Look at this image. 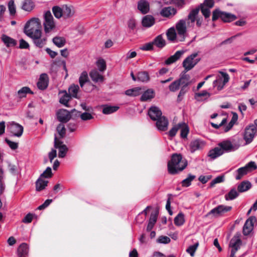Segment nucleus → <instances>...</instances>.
<instances>
[{"mask_svg":"<svg viewBox=\"0 0 257 257\" xmlns=\"http://www.w3.org/2000/svg\"><path fill=\"white\" fill-rule=\"evenodd\" d=\"M187 165V161L180 154H173L168 163V172L172 175L178 174L184 170Z\"/></svg>","mask_w":257,"mask_h":257,"instance_id":"obj_1","label":"nucleus"},{"mask_svg":"<svg viewBox=\"0 0 257 257\" xmlns=\"http://www.w3.org/2000/svg\"><path fill=\"white\" fill-rule=\"evenodd\" d=\"M24 33L30 38L42 34V26L39 19L33 17L30 20L25 26Z\"/></svg>","mask_w":257,"mask_h":257,"instance_id":"obj_2","label":"nucleus"},{"mask_svg":"<svg viewBox=\"0 0 257 257\" xmlns=\"http://www.w3.org/2000/svg\"><path fill=\"white\" fill-rule=\"evenodd\" d=\"M194 18H196V17H188L185 20H180L176 24V29L180 41H184L185 40L187 28L193 27L194 26Z\"/></svg>","mask_w":257,"mask_h":257,"instance_id":"obj_3","label":"nucleus"},{"mask_svg":"<svg viewBox=\"0 0 257 257\" xmlns=\"http://www.w3.org/2000/svg\"><path fill=\"white\" fill-rule=\"evenodd\" d=\"M214 6V0H204L203 3L195 9H192L188 16H196L201 11L203 16H210V9Z\"/></svg>","mask_w":257,"mask_h":257,"instance_id":"obj_4","label":"nucleus"},{"mask_svg":"<svg viewBox=\"0 0 257 257\" xmlns=\"http://www.w3.org/2000/svg\"><path fill=\"white\" fill-rule=\"evenodd\" d=\"M52 10L54 16H72L75 14L74 8L67 5H63L62 8L54 6Z\"/></svg>","mask_w":257,"mask_h":257,"instance_id":"obj_5","label":"nucleus"},{"mask_svg":"<svg viewBox=\"0 0 257 257\" xmlns=\"http://www.w3.org/2000/svg\"><path fill=\"white\" fill-rule=\"evenodd\" d=\"M197 53H194L186 57L182 63L184 68L185 73L193 69L195 66L200 61V58H197Z\"/></svg>","mask_w":257,"mask_h":257,"instance_id":"obj_6","label":"nucleus"},{"mask_svg":"<svg viewBox=\"0 0 257 257\" xmlns=\"http://www.w3.org/2000/svg\"><path fill=\"white\" fill-rule=\"evenodd\" d=\"M257 134V126L255 124L247 125L244 130L243 139L245 141V144H250Z\"/></svg>","mask_w":257,"mask_h":257,"instance_id":"obj_7","label":"nucleus"},{"mask_svg":"<svg viewBox=\"0 0 257 257\" xmlns=\"http://www.w3.org/2000/svg\"><path fill=\"white\" fill-rule=\"evenodd\" d=\"M218 146L222 150L223 154L235 151L239 147V145L233 143L228 140L221 142L218 144Z\"/></svg>","mask_w":257,"mask_h":257,"instance_id":"obj_8","label":"nucleus"},{"mask_svg":"<svg viewBox=\"0 0 257 257\" xmlns=\"http://www.w3.org/2000/svg\"><path fill=\"white\" fill-rule=\"evenodd\" d=\"M8 129L13 136L20 137L22 135L23 127L14 121L9 122L7 126Z\"/></svg>","mask_w":257,"mask_h":257,"instance_id":"obj_9","label":"nucleus"},{"mask_svg":"<svg viewBox=\"0 0 257 257\" xmlns=\"http://www.w3.org/2000/svg\"><path fill=\"white\" fill-rule=\"evenodd\" d=\"M220 73L221 74L223 81L222 80V78H218L213 81V86L214 87H216L217 90H221L224 86L225 84L229 81V76L228 74L226 73L223 72H220Z\"/></svg>","mask_w":257,"mask_h":257,"instance_id":"obj_10","label":"nucleus"},{"mask_svg":"<svg viewBox=\"0 0 257 257\" xmlns=\"http://www.w3.org/2000/svg\"><path fill=\"white\" fill-rule=\"evenodd\" d=\"M231 209V206L220 205L211 210L208 214H213L215 216L222 215L225 213L230 211Z\"/></svg>","mask_w":257,"mask_h":257,"instance_id":"obj_11","label":"nucleus"},{"mask_svg":"<svg viewBox=\"0 0 257 257\" xmlns=\"http://www.w3.org/2000/svg\"><path fill=\"white\" fill-rule=\"evenodd\" d=\"M54 146L56 148L59 149L58 157L59 158H64L68 151V148L65 145L63 144V142L58 140L57 137H55Z\"/></svg>","mask_w":257,"mask_h":257,"instance_id":"obj_12","label":"nucleus"},{"mask_svg":"<svg viewBox=\"0 0 257 257\" xmlns=\"http://www.w3.org/2000/svg\"><path fill=\"white\" fill-rule=\"evenodd\" d=\"M154 121H156V125L159 131L164 132L167 130L169 122L168 119L165 116L162 115L160 117H158V119L157 118Z\"/></svg>","mask_w":257,"mask_h":257,"instance_id":"obj_13","label":"nucleus"},{"mask_svg":"<svg viewBox=\"0 0 257 257\" xmlns=\"http://www.w3.org/2000/svg\"><path fill=\"white\" fill-rule=\"evenodd\" d=\"M256 218L254 216H251L245 221L243 227L242 232L244 235H248L253 229V222L255 221Z\"/></svg>","mask_w":257,"mask_h":257,"instance_id":"obj_14","label":"nucleus"},{"mask_svg":"<svg viewBox=\"0 0 257 257\" xmlns=\"http://www.w3.org/2000/svg\"><path fill=\"white\" fill-rule=\"evenodd\" d=\"M176 30L174 27H171L166 31V36L169 41L173 43H178L180 42L179 39V36H177Z\"/></svg>","mask_w":257,"mask_h":257,"instance_id":"obj_15","label":"nucleus"},{"mask_svg":"<svg viewBox=\"0 0 257 257\" xmlns=\"http://www.w3.org/2000/svg\"><path fill=\"white\" fill-rule=\"evenodd\" d=\"M57 115L58 120L63 123L67 122L71 118L69 112L64 109L59 110Z\"/></svg>","mask_w":257,"mask_h":257,"instance_id":"obj_16","label":"nucleus"},{"mask_svg":"<svg viewBox=\"0 0 257 257\" xmlns=\"http://www.w3.org/2000/svg\"><path fill=\"white\" fill-rule=\"evenodd\" d=\"M205 146V143L199 139L192 141L190 144V149L192 153L195 151L203 149Z\"/></svg>","mask_w":257,"mask_h":257,"instance_id":"obj_17","label":"nucleus"},{"mask_svg":"<svg viewBox=\"0 0 257 257\" xmlns=\"http://www.w3.org/2000/svg\"><path fill=\"white\" fill-rule=\"evenodd\" d=\"M44 30L46 33L50 32L55 27V24L53 20V17H44Z\"/></svg>","mask_w":257,"mask_h":257,"instance_id":"obj_18","label":"nucleus"},{"mask_svg":"<svg viewBox=\"0 0 257 257\" xmlns=\"http://www.w3.org/2000/svg\"><path fill=\"white\" fill-rule=\"evenodd\" d=\"M148 115L153 120H156L162 115L161 110L156 106H152L148 110Z\"/></svg>","mask_w":257,"mask_h":257,"instance_id":"obj_19","label":"nucleus"},{"mask_svg":"<svg viewBox=\"0 0 257 257\" xmlns=\"http://www.w3.org/2000/svg\"><path fill=\"white\" fill-rule=\"evenodd\" d=\"M48 85V75L43 73L40 75L38 82H37V87L41 90L45 89Z\"/></svg>","mask_w":257,"mask_h":257,"instance_id":"obj_20","label":"nucleus"},{"mask_svg":"<svg viewBox=\"0 0 257 257\" xmlns=\"http://www.w3.org/2000/svg\"><path fill=\"white\" fill-rule=\"evenodd\" d=\"M41 36L42 34H40L37 36H35L31 38L36 46L39 48L43 47L46 45L47 42V38L45 37L42 38Z\"/></svg>","mask_w":257,"mask_h":257,"instance_id":"obj_21","label":"nucleus"},{"mask_svg":"<svg viewBox=\"0 0 257 257\" xmlns=\"http://www.w3.org/2000/svg\"><path fill=\"white\" fill-rule=\"evenodd\" d=\"M184 53V51L183 50L177 51L173 55L171 56L166 60L165 64L166 65H170L176 62L182 57Z\"/></svg>","mask_w":257,"mask_h":257,"instance_id":"obj_22","label":"nucleus"},{"mask_svg":"<svg viewBox=\"0 0 257 257\" xmlns=\"http://www.w3.org/2000/svg\"><path fill=\"white\" fill-rule=\"evenodd\" d=\"M154 46L162 49L164 48L166 44L165 40L163 38L162 34L157 36L152 41Z\"/></svg>","mask_w":257,"mask_h":257,"instance_id":"obj_23","label":"nucleus"},{"mask_svg":"<svg viewBox=\"0 0 257 257\" xmlns=\"http://www.w3.org/2000/svg\"><path fill=\"white\" fill-rule=\"evenodd\" d=\"M223 152L220 148L218 146L214 149L209 151L208 156L212 159H215L223 155Z\"/></svg>","mask_w":257,"mask_h":257,"instance_id":"obj_24","label":"nucleus"},{"mask_svg":"<svg viewBox=\"0 0 257 257\" xmlns=\"http://www.w3.org/2000/svg\"><path fill=\"white\" fill-rule=\"evenodd\" d=\"M2 41L7 47H14L17 45V41L6 35L3 34L1 37Z\"/></svg>","mask_w":257,"mask_h":257,"instance_id":"obj_25","label":"nucleus"},{"mask_svg":"<svg viewBox=\"0 0 257 257\" xmlns=\"http://www.w3.org/2000/svg\"><path fill=\"white\" fill-rule=\"evenodd\" d=\"M155 97V91L152 89H148L145 91L141 97L142 101L150 100Z\"/></svg>","mask_w":257,"mask_h":257,"instance_id":"obj_26","label":"nucleus"},{"mask_svg":"<svg viewBox=\"0 0 257 257\" xmlns=\"http://www.w3.org/2000/svg\"><path fill=\"white\" fill-rule=\"evenodd\" d=\"M241 244V240L238 237H233L230 242L229 246L232 247L231 250H235L236 251L240 248Z\"/></svg>","mask_w":257,"mask_h":257,"instance_id":"obj_27","label":"nucleus"},{"mask_svg":"<svg viewBox=\"0 0 257 257\" xmlns=\"http://www.w3.org/2000/svg\"><path fill=\"white\" fill-rule=\"evenodd\" d=\"M29 251L28 246L27 243H23L18 248V254L19 257H26Z\"/></svg>","mask_w":257,"mask_h":257,"instance_id":"obj_28","label":"nucleus"},{"mask_svg":"<svg viewBox=\"0 0 257 257\" xmlns=\"http://www.w3.org/2000/svg\"><path fill=\"white\" fill-rule=\"evenodd\" d=\"M60 94L63 95L60 97L59 102L66 106H68V103L71 96L65 90L61 91Z\"/></svg>","mask_w":257,"mask_h":257,"instance_id":"obj_29","label":"nucleus"},{"mask_svg":"<svg viewBox=\"0 0 257 257\" xmlns=\"http://www.w3.org/2000/svg\"><path fill=\"white\" fill-rule=\"evenodd\" d=\"M210 17H196L194 18V25L199 27L206 26L208 24V21L210 20Z\"/></svg>","mask_w":257,"mask_h":257,"instance_id":"obj_30","label":"nucleus"},{"mask_svg":"<svg viewBox=\"0 0 257 257\" xmlns=\"http://www.w3.org/2000/svg\"><path fill=\"white\" fill-rule=\"evenodd\" d=\"M138 9L144 14H147L149 10V3L144 0H141L138 3Z\"/></svg>","mask_w":257,"mask_h":257,"instance_id":"obj_31","label":"nucleus"},{"mask_svg":"<svg viewBox=\"0 0 257 257\" xmlns=\"http://www.w3.org/2000/svg\"><path fill=\"white\" fill-rule=\"evenodd\" d=\"M238 191L235 188H232L228 193L224 196L225 199L226 201L232 200L237 198L238 195Z\"/></svg>","mask_w":257,"mask_h":257,"instance_id":"obj_32","label":"nucleus"},{"mask_svg":"<svg viewBox=\"0 0 257 257\" xmlns=\"http://www.w3.org/2000/svg\"><path fill=\"white\" fill-rule=\"evenodd\" d=\"M35 7V4L31 0H25L22 3L21 8L22 10L27 11L31 12Z\"/></svg>","mask_w":257,"mask_h":257,"instance_id":"obj_33","label":"nucleus"},{"mask_svg":"<svg viewBox=\"0 0 257 257\" xmlns=\"http://www.w3.org/2000/svg\"><path fill=\"white\" fill-rule=\"evenodd\" d=\"M176 12L177 11L174 8L168 7L163 8L160 14L162 16H170L171 15H175Z\"/></svg>","mask_w":257,"mask_h":257,"instance_id":"obj_34","label":"nucleus"},{"mask_svg":"<svg viewBox=\"0 0 257 257\" xmlns=\"http://www.w3.org/2000/svg\"><path fill=\"white\" fill-rule=\"evenodd\" d=\"M89 74L92 80L95 82H102L103 80V77L96 70H92Z\"/></svg>","mask_w":257,"mask_h":257,"instance_id":"obj_35","label":"nucleus"},{"mask_svg":"<svg viewBox=\"0 0 257 257\" xmlns=\"http://www.w3.org/2000/svg\"><path fill=\"white\" fill-rule=\"evenodd\" d=\"M251 187V184L249 181H243L237 186V191L242 193L248 190Z\"/></svg>","mask_w":257,"mask_h":257,"instance_id":"obj_36","label":"nucleus"},{"mask_svg":"<svg viewBox=\"0 0 257 257\" xmlns=\"http://www.w3.org/2000/svg\"><path fill=\"white\" fill-rule=\"evenodd\" d=\"M48 183V181L44 180L42 178L40 177L36 182V190L40 191L44 189L46 186H47Z\"/></svg>","mask_w":257,"mask_h":257,"instance_id":"obj_37","label":"nucleus"},{"mask_svg":"<svg viewBox=\"0 0 257 257\" xmlns=\"http://www.w3.org/2000/svg\"><path fill=\"white\" fill-rule=\"evenodd\" d=\"M155 22L154 17H143L142 20V25L146 28L151 27L155 24Z\"/></svg>","mask_w":257,"mask_h":257,"instance_id":"obj_38","label":"nucleus"},{"mask_svg":"<svg viewBox=\"0 0 257 257\" xmlns=\"http://www.w3.org/2000/svg\"><path fill=\"white\" fill-rule=\"evenodd\" d=\"M52 41L53 43L58 48L63 47L66 43L65 38L62 37H55Z\"/></svg>","mask_w":257,"mask_h":257,"instance_id":"obj_39","label":"nucleus"},{"mask_svg":"<svg viewBox=\"0 0 257 257\" xmlns=\"http://www.w3.org/2000/svg\"><path fill=\"white\" fill-rule=\"evenodd\" d=\"M149 73L146 71L139 72L137 74V80L138 81L147 82L149 81Z\"/></svg>","mask_w":257,"mask_h":257,"instance_id":"obj_40","label":"nucleus"},{"mask_svg":"<svg viewBox=\"0 0 257 257\" xmlns=\"http://www.w3.org/2000/svg\"><path fill=\"white\" fill-rule=\"evenodd\" d=\"M30 93L33 94L29 87L25 86L22 87L18 91V97L20 98L26 97L27 94Z\"/></svg>","mask_w":257,"mask_h":257,"instance_id":"obj_41","label":"nucleus"},{"mask_svg":"<svg viewBox=\"0 0 257 257\" xmlns=\"http://www.w3.org/2000/svg\"><path fill=\"white\" fill-rule=\"evenodd\" d=\"M142 93L140 87H135L128 89L125 91V94L128 96H136Z\"/></svg>","mask_w":257,"mask_h":257,"instance_id":"obj_42","label":"nucleus"},{"mask_svg":"<svg viewBox=\"0 0 257 257\" xmlns=\"http://www.w3.org/2000/svg\"><path fill=\"white\" fill-rule=\"evenodd\" d=\"M79 90V87L78 85H72L68 89L69 94L73 97L77 98V93Z\"/></svg>","mask_w":257,"mask_h":257,"instance_id":"obj_43","label":"nucleus"},{"mask_svg":"<svg viewBox=\"0 0 257 257\" xmlns=\"http://www.w3.org/2000/svg\"><path fill=\"white\" fill-rule=\"evenodd\" d=\"M185 222L184 215L180 212L174 218V224L177 226H181Z\"/></svg>","mask_w":257,"mask_h":257,"instance_id":"obj_44","label":"nucleus"},{"mask_svg":"<svg viewBox=\"0 0 257 257\" xmlns=\"http://www.w3.org/2000/svg\"><path fill=\"white\" fill-rule=\"evenodd\" d=\"M248 173V171L244 167H241L236 171L235 179L236 180H240L243 176L246 175Z\"/></svg>","mask_w":257,"mask_h":257,"instance_id":"obj_45","label":"nucleus"},{"mask_svg":"<svg viewBox=\"0 0 257 257\" xmlns=\"http://www.w3.org/2000/svg\"><path fill=\"white\" fill-rule=\"evenodd\" d=\"M181 125L180 130H181V137L182 138H186L189 133V127L185 123H179Z\"/></svg>","mask_w":257,"mask_h":257,"instance_id":"obj_46","label":"nucleus"},{"mask_svg":"<svg viewBox=\"0 0 257 257\" xmlns=\"http://www.w3.org/2000/svg\"><path fill=\"white\" fill-rule=\"evenodd\" d=\"M181 84L182 83L180 82V80L177 79L169 85V90L172 92H175L179 89Z\"/></svg>","mask_w":257,"mask_h":257,"instance_id":"obj_47","label":"nucleus"},{"mask_svg":"<svg viewBox=\"0 0 257 257\" xmlns=\"http://www.w3.org/2000/svg\"><path fill=\"white\" fill-rule=\"evenodd\" d=\"M9 13L11 16H14L16 13V6L13 0H10L8 4Z\"/></svg>","mask_w":257,"mask_h":257,"instance_id":"obj_48","label":"nucleus"},{"mask_svg":"<svg viewBox=\"0 0 257 257\" xmlns=\"http://www.w3.org/2000/svg\"><path fill=\"white\" fill-rule=\"evenodd\" d=\"M119 107L115 106H106L103 108L102 112L104 114H108L116 111Z\"/></svg>","mask_w":257,"mask_h":257,"instance_id":"obj_49","label":"nucleus"},{"mask_svg":"<svg viewBox=\"0 0 257 257\" xmlns=\"http://www.w3.org/2000/svg\"><path fill=\"white\" fill-rule=\"evenodd\" d=\"M195 176L189 174L187 178L182 181V185L183 187H188L191 185V182L195 178Z\"/></svg>","mask_w":257,"mask_h":257,"instance_id":"obj_50","label":"nucleus"},{"mask_svg":"<svg viewBox=\"0 0 257 257\" xmlns=\"http://www.w3.org/2000/svg\"><path fill=\"white\" fill-rule=\"evenodd\" d=\"M88 81V74L86 71H83L81 73L79 78V82L80 85L83 87L84 83Z\"/></svg>","mask_w":257,"mask_h":257,"instance_id":"obj_51","label":"nucleus"},{"mask_svg":"<svg viewBox=\"0 0 257 257\" xmlns=\"http://www.w3.org/2000/svg\"><path fill=\"white\" fill-rule=\"evenodd\" d=\"M236 17H212V21L214 22L217 20L224 23H230L235 20Z\"/></svg>","mask_w":257,"mask_h":257,"instance_id":"obj_52","label":"nucleus"},{"mask_svg":"<svg viewBox=\"0 0 257 257\" xmlns=\"http://www.w3.org/2000/svg\"><path fill=\"white\" fill-rule=\"evenodd\" d=\"M189 83L187 82L185 83L184 85H183L178 95L177 100L178 101H180L182 100L183 96L187 91L188 89L187 88V87Z\"/></svg>","mask_w":257,"mask_h":257,"instance_id":"obj_53","label":"nucleus"},{"mask_svg":"<svg viewBox=\"0 0 257 257\" xmlns=\"http://www.w3.org/2000/svg\"><path fill=\"white\" fill-rule=\"evenodd\" d=\"M212 16H235L234 15L230 13L224 12L220 11L219 9L214 10Z\"/></svg>","mask_w":257,"mask_h":257,"instance_id":"obj_54","label":"nucleus"},{"mask_svg":"<svg viewBox=\"0 0 257 257\" xmlns=\"http://www.w3.org/2000/svg\"><path fill=\"white\" fill-rule=\"evenodd\" d=\"M244 167L246 169L248 172L255 170L257 168V166L254 162L250 161Z\"/></svg>","mask_w":257,"mask_h":257,"instance_id":"obj_55","label":"nucleus"},{"mask_svg":"<svg viewBox=\"0 0 257 257\" xmlns=\"http://www.w3.org/2000/svg\"><path fill=\"white\" fill-rule=\"evenodd\" d=\"M143 51H152L154 50V45L152 42L146 43L140 47Z\"/></svg>","mask_w":257,"mask_h":257,"instance_id":"obj_56","label":"nucleus"},{"mask_svg":"<svg viewBox=\"0 0 257 257\" xmlns=\"http://www.w3.org/2000/svg\"><path fill=\"white\" fill-rule=\"evenodd\" d=\"M198 246V243H196L190 246L186 250L187 252L190 254L191 256H194L195 252Z\"/></svg>","mask_w":257,"mask_h":257,"instance_id":"obj_57","label":"nucleus"},{"mask_svg":"<svg viewBox=\"0 0 257 257\" xmlns=\"http://www.w3.org/2000/svg\"><path fill=\"white\" fill-rule=\"evenodd\" d=\"M171 241L170 238L167 236H160L157 240V242L159 243L167 244Z\"/></svg>","mask_w":257,"mask_h":257,"instance_id":"obj_58","label":"nucleus"},{"mask_svg":"<svg viewBox=\"0 0 257 257\" xmlns=\"http://www.w3.org/2000/svg\"><path fill=\"white\" fill-rule=\"evenodd\" d=\"M57 131L61 138H63L65 135V127L63 123H60L57 127Z\"/></svg>","mask_w":257,"mask_h":257,"instance_id":"obj_59","label":"nucleus"},{"mask_svg":"<svg viewBox=\"0 0 257 257\" xmlns=\"http://www.w3.org/2000/svg\"><path fill=\"white\" fill-rule=\"evenodd\" d=\"M97 66L100 71H103L106 69V63L105 61L102 59H99L97 62Z\"/></svg>","mask_w":257,"mask_h":257,"instance_id":"obj_60","label":"nucleus"},{"mask_svg":"<svg viewBox=\"0 0 257 257\" xmlns=\"http://www.w3.org/2000/svg\"><path fill=\"white\" fill-rule=\"evenodd\" d=\"M52 176L51 168L49 167H47L45 171L40 175L41 178H51Z\"/></svg>","mask_w":257,"mask_h":257,"instance_id":"obj_61","label":"nucleus"},{"mask_svg":"<svg viewBox=\"0 0 257 257\" xmlns=\"http://www.w3.org/2000/svg\"><path fill=\"white\" fill-rule=\"evenodd\" d=\"M190 77L188 74H186V73H185V70L183 71V74L182 75L181 77L178 79L179 80H180V82L182 83V85H184L185 83L187 82H189V81L190 80Z\"/></svg>","mask_w":257,"mask_h":257,"instance_id":"obj_62","label":"nucleus"},{"mask_svg":"<svg viewBox=\"0 0 257 257\" xmlns=\"http://www.w3.org/2000/svg\"><path fill=\"white\" fill-rule=\"evenodd\" d=\"M224 181V177L222 176H219L216 177L214 179H213L210 183V187H213L215 184L217 183H219L223 182Z\"/></svg>","mask_w":257,"mask_h":257,"instance_id":"obj_63","label":"nucleus"},{"mask_svg":"<svg viewBox=\"0 0 257 257\" xmlns=\"http://www.w3.org/2000/svg\"><path fill=\"white\" fill-rule=\"evenodd\" d=\"M181 125H179V123H178L177 125L173 126L169 132L168 134L169 136L171 137H174L177 131L180 130Z\"/></svg>","mask_w":257,"mask_h":257,"instance_id":"obj_64","label":"nucleus"}]
</instances>
